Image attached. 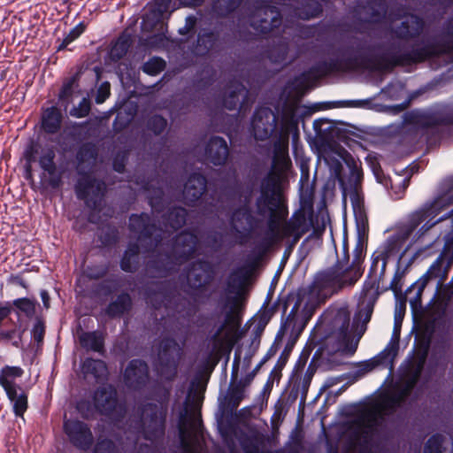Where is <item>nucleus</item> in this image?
<instances>
[{
    "mask_svg": "<svg viewBox=\"0 0 453 453\" xmlns=\"http://www.w3.org/2000/svg\"><path fill=\"white\" fill-rule=\"evenodd\" d=\"M445 196H439L432 201L426 202L421 207L408 215L406 221L401 224L395 233L388 239L383 250L372 254V264L365 280H378V289L380 288V281L385 276L389 257L400 250L422 223L424 224L416 233L418 239L444 219L443 217L438 219H435V218L444 207L449 204V203H445Z\"/></svg>",
    "mask_w": 453,
    "mask_h": 453,
    "instance_id": "nucleus-1",
    "label": "nucleus"
},
{
    "mask_svg": "<svg viewBox=\"0 0 453 453\" xmlns=\"http://www.w3.org/2000/svg\"><path fill=\"white\" fill-rule=\"evenodd\" d=\"M356 44L353 55L358 58V68H371L381 73H392L396 67L411 66L426 61L445 56L440 39L428 41L423 45L413 44L409 50L395 51V44L392 43L386 52L368 57L361 51H375L383 48L382 43L367 44L359 37H352Z\"/></svg>",
    "mask_w": 453,
    "mask_h": 453,
    "instance_id": "nucleus-2",
    "label": "nucleus"
},
{
    "mask_svg": "<svg viewBox=\"0 0 453 453\" xmlns=\"http://www.w3.org/2000/svg\"><path fill=\"white\" fill-rule=\"evenodd\" d=\"M252 192L251 187L244 188L238 180L221 187L223 201H241L227 215L230 229L240 243L247 242L262 222L251 207Z\"/></svg>",
    "mask_w": 453,
    "mask_h": 453,
    "instance_id": "nucleus-3",
    "label": "nucleus"
},
{
    "mask_svg": "<svg viewBox=\"0 0 453 453\" xmlns=\"http://www.w3.org/2000/svg\"><path fill=\"white\" fill-rule=\"evenodd\" d=\"M299 117L295 105L284 104L280 111V122H279V132L274 139L273 146L272 168L261 180L263 185L266 178L277 182V190H281V174L291 165L288 156L289 136H292L293 145L299 141Z\"/></svg>",
    "mask_w": 453,
    "mask_h": 453,
    "instance_id": "nucleus-4",
    "label": "nucleus"
},
{
    "mask_svg": "<svg viewBox=\"0 0 453 453\" xmlns=\"http://www.w3.org/2000/svg\"><path fill=\"white\" fill-rule=\"evenodd\" d=\"M128 228L137 236V242H129L120 259V268L126 273H134L139 267L141 247L144 252L154 251L163 240L162 231L151 216L146 212L133 213Z\"/></svg>",
    "mask_w": 453,
    "mask_h": 453,
    "instance_id": "nucleus-5",
    "label": "nucleus"
},
{
    "mask_svg": "<svg viewBox=\"0 0 453 453\" xmlns=\"http://www.w3.org/2000/svg\"><path fill=\"white\" fill-rule=\"evenodd\" d=\"M186 283L184 292L192 302L184 300L177 304V312L184 319L193 318L199 311V305L205 303L210 298L206 294L215 279L216 272L213 264L204 258L191 262L185 268Z\"/></svg>",
    "mask_w": 453,
    "mask_h": 453,
    "instance_id": "nucleus-6",
    "label": "nucleus"
},
{
    "mask_svg": "<svg viewBox=\"0 0 453 453\" xmlns=\"http://www.w3.org/2000/svg\"><path fill=\"white\" fill-rule=\"evenodd\" d=\"M281 198L282 193L281 190H277V182L266 178L263 185L259 186V196L255 202L257 215H269V230L278 240L280 235V221L287 214V211L283 210Z\"/></svg>",
    "mask_w": 453,
    "mask_h": 453,
    "instance_id": "nucleus-7",
    "label": "nucleus"
},
{
    "mask_svg": "<svg viewBox=\"0 0 453 453\" xmlns=\"http://www.w3.org/2000/svg\"><path fill=\"white\" fill-rule=\"evenodd\" d=\"M403 123L419 130L442 127L443 134H438V137L453 138V107L444 105L426 111L414 109L403 113Z\"/></svg>",
    "mask_w": 453,
    "mask_h": 453,
    "instance_id": "nucleus-8",
    "label": "nucleus"
},
{
    "mask_svg": "<svg viewBox=\"0 0 453 453\" xmlns=\"http://www.w3.org/2000/svg\"><path fill=\"white\" fill-rule=\"evenodd\" d=\"M207 178L201 173H193L188 178L182 192L185 204L196 206L198 203H203V212L205 215H218L223 213L226 208L223 204L221 193L206 194Z\"/></svg>",
    "mask_w": 453,
    "mask_h": 453,
    "instance_id": "nucleus-9",
    "label": "nucleus"
},
{
    "mask_svg": "<svg viewBox=\"0 0 453 453\" xmlns=\"http://www.w3.org/2000/svg\"><path fill=\"white\" fill-rule=\"evenodd\" d=\"M428 342L419 347L416 357L409 365L406 373L407 379L403 385L397 388L392 394L385 395L382 397L380 404L381 409L394 411L411 395L421 377L428 356Z\"/></svg>",
    "mask_w": 453,
    "mask_h": 453,
    "instance_id": "nucleus-10",
    "label": "nucleus"
},
{
    "mask_svg": "<svg viewBox=\"0 0 453 453\" xmlns=\"http://www.w3.org/2000/svg\"><path fill=\"white\" fill-rule=\"evenodd\" d=\"M357 283V277L350 274L340 263H334L332 266L316 273L311 284V288L318 294L333 296L345 288L353 287Z\"/></svg>",
    "mask_w": 453,
    "mask_h": 453,
    "instance_id": "nucleus-11",
    "label": "nucleus"
},
{
    "mask_svg": "<svg viewBox=\"0 0 453 453\" xmlns=\"http://www.w3.org/2000/svg\"><path fill=\"white\" fill-rule=\"evenodd\" d=\"M180 347L173 337H163L159 342L157 359L155 363L157 374L166 381H173L178 372Z\"/></svg>",
    "mask_w": 453,
    "mask_h": 453,
    "instance_id": "nucleus-12",
    "label": "nucleus"
},
{
    "mask_svg": "<svg viewBox=\"0 0 453 453\" xmlns=\"http://www.w3.org/2000/svg\"><path fill=\"white\" fill-rule=\"evenodd\" d=\"M168 411L155 403H147L142 410V433L145 440L162 441L165 435Z\"/></svg>",
    "mask_w": 453,
    "mask_h": 453,
    "instance_id": "nucleus-13",
    "label": "nucleus"
},
{
    "mask_svg": "<svg viewBox=\"0 0 453 453\" xmlns=\"http://www.w3.org/2000/svg\"><path fill=\"white\" fill-rule=\"evenodd\" d=\"M79 178L74 191L79 200L84 201L86 206L93 211H100L102 201L106 192V184L89 173L78 171Z\"/></svg>",
    "mask_w": 453,
    "mask_h": 453,
    "instance_id": "nucleus-14",
    "label": "nucleus"
},
{
    "mask_svg": "<svg viewBox=\"0 0 453 453\" xmlns=\"http://www.w3.org/2000/svg\"><path fill=\"white\" fill-rule=\"evenodd\" d=\"M334 53L340 55V58L320 61L309 69L313 79L317 80L336 72L358 69V58L357 55H353V47H339Z\"/></svg>",
    "mask_w": 453,
    "mask_h": 453,
    "instance_id": "nucleus-15",
    "label": "nucleus"
},
{
    "mask_svg": "<svg viewBox=\"0 0 453 453\" xmlns=\"http://www.w3.org/2000/svg\"><path fill=\"white\" fill-rule=\"evenodd\" d=\"M256 12L258 16H264L259 20L252 22L251 26L264 36L275 35L281 26L282 17L278 7L271 5L267 1H257Z\"/></svg>",
    "mask_w": 453,
    "mask_h": 453,
    "instance_id": "nucleus-16",
    "label": "nucleus"
},
{
    "mask_svg": "<svg viewBox=\"0 0 453 453\" xmlns=\"http://www.w3.org/2000/svg\"><path fill=\"white\" fill-rule=\"evenodd\" d=\"M278 111H273L269 107H258L255 110L251 120V127L256 140L265 141L274 134L276 139L277 133L279 132Z\"/></svg>",
    "mask_w": 453,
    "mask_h": 453,
    "instance_id": "nucleus-17",
    "label": "nucleus"
},
{
    "mask_svg": "<svg viewBox=\"0 0 453 453\" xmlns=\"http://www.w3.org/2000/svg\"><path fill=\"white\" fill-rule=\"evenodd\" d=\"M199 245L196 233L183 230L172 240V255L179 265H183L195 257Z\"/></svg>",
    "mask_w": 453,
    "mask_h": 453,
    "instance_id": "nucleus-18",
    "label": "nucleus"
},
{
    "mask_svg": "<svg viewBox=\"0 0 453 453\" xmlns=\"http://www.w3.org/2000/svg\"><path fill=\"white\" fill-rule=\"evenodd\" d=\"M380 292L378 290V280H365L357 303V310L354 320L367 324L373 313L374 306Z\"/></svg>",
    "mask_w": 453,
    "mask_h": 453,
    "instance_id": "nucleus-19",
    "label": "nucleus"
},
{
    "mask_svg": "<svg viewBox=\"0 0 453 453\" xmlns=\"http://www.w3.org/2000/svg\"><path fill=\"white\" fill-rule=\"evenodd\" d=\"M197 396V392L192 391L190 389L187 395V399L185 401L184 410L180 411L179 415V422H178V429H179V436L180 441V445L184 449L185 453H193L191 450V445L189 442V439L191 437L190 429H195L196 427V418L189 407H196V397Z\"/></svg>",
    "mask_w": 453,
    "mask_h": 453,
    "instance_id": "nucleus-20",
    "label": "nucleus"
},
{
    "mask_svg": "<svg viewBox=\"0 0 453 453\" xmlns=\"http://www.w3.org/2000/svg\"><path fill=\"white\" fill-rule=\"evenodd\" d=\"M64 432L73 446L80 450H88L94 443V436L88 424L78 419L64 421Z\"/></svg>",
    "mask_w": 453,
    "mask_h": 453,
    "instance_id": "nucleus-21",
    "label": "nucleus"
},
{
    "mask_svg": "<svg viewBox=\"0 0 453 453\" xmlns=\"http://www.w3.org/2000/svg\"><path fill=\"white\" fill-rule=\"evenodd\" d=\"M126 386L134 391L144 389L150 380V369L146 361L140 358L130 360L123 372Z\"/></svg>",
    "mask_w": 453,
    "mask_h": 453,
    "instance_id": "nucleus-22",
    "label": "nucleus"
},
{
    "mask_svg": "<svg viewBox=\"0 0 453 453\" xmlns=\"http://www.w3.org/2000/svg\"><path fill=\"white\" fill-rule=\"evenodd\" d=\"M96 411L104 416L111 417L117 413L119 406L117 391L111 384L98 387L93 394Z\"/></svg>",
    "mask_w": 453,
    "mask_h": 453,
    "instance_id": "nucleus-23",
    "label": "nucleus"
},
{
    "mask_svg": "<svg viewBox=\"0 0 453 453\" xmlns=\"http://www.w3.org/2000/svg\"><path fill=\"white\" fill-rule=\"evenodd\" d=\"M388 9L386 0H366L364 4H358L355 12L365 15V19H361V21L369 24H380L386 19Z\"/></svg>",
    "mask_w": 453,
    "mask_h": 453,
    "instance_id": "nucleus-24",
    "label": "nucleus"
},
{
    "mask_svg": "<svg viewBox=\"0 0 453 453\" xmlns=\"http://www.w3.org/2000/svg\"><path fill=\"white\" fill-rule=\"evenodd\" d=\"M219 38V30L201 28L193 45V53L198 57L207 56L218 45Z\"/></svg>",
    "mask_w": 453,
    "mask_h": 453,
    "instance_id": "nucleus-25",
    "label": "nucleus"
},
{
    "mask_svg": "<svg viewBox=\"0 0 453 453\" xmlns=\"http://www.w3.org/2000/svg\"><path fill=\"white\" fill-rule=\"evenodd\" d=\"M175 265H180L171 250L167 252L157 253L152 256L146 264L147 270L157 276L165 277L171 273Z\"/></svg>",
    "mask_w": 453,
    "mask_h": 453,
    "instance_id": "nucleus-26",
    "label": "nucleus"
},
{
    "mask_svg": "<svg viewBox=\"0 0 453 453\" xmlns=\"http://www.w3.org/2000/svg\"><path fill=\"white\" fill-rule=\"evenodd\" d=\"M229 155V149L226 140L220 136H212L205 147V156L214 165H225Z\"/></svg>",
    "mask_w": 453,
    "mask_h": 453,
    "instance_id": "nucleus-27",
    "label": "nucleus"
},
{
    "mask_svg": "<svg viewBox=\"0 0 453 453\" xmlns=\"http://www.w3.org/2000/svg\"><path fill=\"white\" fill-rule=\"evenodd\" d=\"M133 43V35L127 30L121 32L110 44L107 52L109 61L114 64L118 63L127 54Z\"/></svg>",
    "mask_w": 453,
    "mask_h": 453,
    "instance_id": "nucleus-28",
    "label": "nucleus"
},
{
    "mask_svg": "<svg viewBox=\"0 0 453 453\" xmlns=\"http://www.w3.org/2000/svg\"><path fill=\"white\" fill-rule=\"evenodd\" d=\"M224 307H229L225 314L224 323L219 326L213 338L219 337L226 326L231 328H238L242 323V317L240 315V302L237 296H227L226 303Z\"/></svg>",
    "mask_w": 453,
    "mask_h": 453,
    "instance_id": "nucleus-29",
    "label": "nucleus"
},
{
    "mask_svg": "<svg viewBox=\"0 0 453 453\" xmlns=\"http://www.w3.org/2000/svg\"><path fill=\"white\" fill-rule=\"evenodd\" d=\"M297 337H298V334L296 335V337L294 340L289 341L286 344V346L283 349L282 352L280 353V356L279 357L274 367L273 368V370L271 371V372L269 374V377H268V379L264 386V388H263L264 392L270 393L273 388L274 380L280 381V380L282 376L281 371L283 370V368L285 367V365H287V363L288 361V358L290 357V354L292 352V349L294 348V345L296 343V340Z\"/></svg>",
    "mask_w": 453,
    "mask_h": 453,
    "instance_id": "nucleus-30",
    "label": "nucleus"
},
{
    "mask_svg": "<svg viewBox=\"0 0 453 453\" xmlns=\"http://www.w3.org/2000/svg\"><path fill=\"white\" fill-rule=\"evenodd\" d=\"M231 90L223 98V106L228 111L242 107L248 97V90L240 81H232L229 84Z\"/></svg>",
    "mask_w": 453,
    "mask_h": 453,
    "instance_id": "nucleus-31",
    "label": "nucleus"
},
{
    "mask_svg": "<svg viewBox=\"0 0 453 453\" xmlns=\"http://www.w3.org/2000/svg\"><path fill=\"white\" fill-rule=\"evenodd\" d=\"M143 296L146 303L154 310H159L164 305L166 289L162 282H150L143 287Z\"/></svg>",
    "mask_w": 453,
    "mask_h": 453,
    "instance_id": "nucleus-32",
    "label": "nucleus"
},
{
    "mask_svg": "<svg viewBox=\"0 0 453 453\" xmlns=\"http://www.w3.org/2000/svg\"><path fill=\"white\" fill-rule=\"evenodd\" d=\"M132 307V297L129 293L124 291L119 294L115 300L109 303L105 308V313L111 319L120 318L131 311Z\"/></svg>",
    "mask_w": 453,
    "mask_h": 453,
    "instance_id": "nucleus-33",
    "label": "nucleus"
},
{
    "mask_svg": "<svg viewBox=\"0 0 453 453\" xmlns=\"http://www.w3.org/2000/svg\"><path fill=\"white\" fill-rule=\"evenodd\" d=\"M401 326L402 320L398 318L397 315H395L390 342L386 346V348L379 354V358L380 359L379 361L380 363L393 361L398 355L399 342L401 336Z\"/></svg>",
    "mask_w": 453,
    "mask_h": 453,
    "instance_id": "nucleus-34",
    "label": "nucleus"
},
{
    "mask_svg": "<svg viewBox=\"0 0 453 453\" xmlns=\"http://www.w3.org/2000/svg\"><path fill=\"white\" fill-rule=\"evenodd\" d=\"M365 257V246L362 237H358L354 250L353 259L350 265L344 268L351 277H357V281L364 273L363 263Z\"/></svg>",
    "mask_w": 453,
    "mask_h": 453,
    "instance_id": "nucleus-35",
    "label": "nucleus"
},
{
    "mask_svg": "<svg viewBox=\"0 0 453 453\" xmlns=\"http://www.w3.org/2000/svg\"><path fill=\"white\" fill-rule=\"evenodd\" d=\"M244 0H211V12L219 19H227L234 15Z\"/></svg>",
    "mask_w": 453,
    "mask_h": 453,
    "instance_id": "nucleus-36",
    "label": "nucleus"
},
{
    "mask_svg": "<svg viewBox=\"0 0 453 453\" xmlns=\"http://www.w3.org/2000/svg\"><path fill=\"white\" fill-rule=\"evenodd\" d=\"M78 338L82 349L100 354L104 353V337L102 333L98 331L81 332Z\"/></svg>",
    "mask_w": 453,
    "mask_h": 453,
    "instance_id": "nucleus-37",
    "label": "nucleus"
},
{
    "mask_svg": "<svg viewBox=\"0 0 453 453\" xmlns=\"http://www.w3.org/2000/svg\"><path fill=\"white\" fill-rule=\"evenodd\" d=\"M62 113L56 106L47 108L42 116V128L50 134H57L61 128Z\"/></svg>",
    "mask_w": 453,
    "mask_h": 453,
    "instance_id": "nucleus-38",
    "label": "nucleus"
},
{
    "mask_svg": "<svg viewBox=\"0 0 453 453\" xmlns=\"http://www.w3.org/2000/svg\"><path fill=\"white\" fill-rule=\"evenodd\" d=\"M322 12L323 6L318 0H300L298 6L294 9L295 16L303 20L318 18Z\"/></svg>",
    "mask_w": 453,
    "mask_h": 453,
    "instance_id": "nucleus-39",
    "label": "nucleus"
},
{
    "mask_svg": "<svg viewBox=\"0 0 453 453\" xmlns=\"http://www.w3.org/2000/svg\"><path fill=\"white\" fill-rule=\"evenodd\" d=\"M187 216L188 211L185 208L173 206L163 215V223L165 227L177 231L186 224Z\"/></svg>",
    "mask_w": 453,
    "mask_h": 453,
    "instance_id": "nucleus-40",
    "label": "nucleus"
},
{
    "mask_svg": "<svg viewBox=\"0 0 453 453\" xmlns=\"http://www.w3.org/2000/svg\"><path fill=\"white\" fill-rule=\"evenodd\" d=\"M81 371L84 375H91L96 380L105 379L108 373L106 363L92 357L85 358L81 364Z\"/></svg>",
    "mask_w": 453,
    "mask_h": 453,
    "instance_id": "nucleus-41",
    "label": "nucleus"
},
{
    "mask_svg": "<svg viewBox=\"0 0 453 453\" xmlns=\"http://www.w3.org/2000/svg\"><path fill=\"white\" fill-rule=\"evenodd\" d=\"M255 263L256 262H254L249 269L246 267H241L231 273L226 281V290L228 293H239L244 282L248 279L251 270L254 269Z\"/></svg>",
    "mask_w": 453,
    "mask_h": 453,
    "instance_id": "nucleus-42",
    "label": "nucleus"
},
{
    "mask_svg": "<svg viewBox=\"0 0 453 453\" xmlns=\"http://www.w3.org/2000/svg\"><path fill=\"white\" fill-rule=\"evenodd\" d=\"M164 16L148 10L142 18L141 30L142 33H151L155 30H167V25L163 20Z\"/></svg>",
    "mask_w": 453,
    "mask_h": 453,
    "instance_id": "nucleus-43",
    "label": "nucleus"
},
{
    "mask_svg": "<svg viewBox=\"0 0 453 453\" xmlns=\"http://www.w3.org/2000/svg\"><path fill=\"white\" fill-rule=\"evenodd\" d=\"M119 280L117 277H109L93 286V293L98 297H109L119 291Z\"/></svg>",
    "mask_w": 453,
    "mask_h": 453,
    "instance_id": "nucleus-44",
    "label": "nucleus"
},
{
    "mask_svg": "<svg viewBox=\"0 0 453 453\" xmlns=\"http://www.w3.org/2000/svg\"><path fill=\"white\" fill-rule=\"evenodd\" d=\"M351 200L357 223L358 237H362V235L365 234L366 232L368 231V219L364 208V204L360 203L357 193L354 195Z\"/></svg>",
    "mask_w": 453,
    "mask_h": 453,
    "instance_id": "nucleus-45",
    "label": "nucleus"
},
{
    "mask_svg": "<svg viewBox=\"0 0 453 453\" xmlns=\"http://www.w3.org/2000/svg\"><path fill=\"white\" fill-rule=\"evenodd\" d=\"M288 50V44L282 40H279L265 50L264 55L273 64H282L287 59Z\"/></svg>",
    "mask_w": 453,
    "mask_h": 453,
    "instance_id": "nucleus-46",
    "label": "nucleus"
},
{
    "mask_svg": "<svg viewBox=\"0 0 453 453\" xmlns=\"http://www.w3.org/2000/svg\"><path fill=\"white\" fill-rule=\"evenodd\" d=\"M443 262H444L443 256H442V254H441L434 261V263L430 265V267L427 270V272L422 276V278L420 279V283L418 285V292H417V297L418 298L421 297V295H422V292H423L424 288H426L427 282L431 279L437 278V277L441 276Z\"/></svg>",
    "mask_w": 453,
    "mask_h": 453,
    "instance_id": "nucleus-47",
    "label": "nucleus"
},
{
    "mask_svg": "<svg viewBox=\"0 0 453 453\" xmlns=\"http://www.w3.org/2000/svg\"><path fill=\"white\" fill-rule=\"evenodd\" d=\"M378 425V416L376 412H370L367 416V423L365 426V429L360 434L361 441L360 450L365 452L368 450L371 444V433L373 428Z\"/></svg>",
    "mask_w": 453,
    "mask_h": 453,
    "instance_id": "nucleus-48",
    "label": "nucleus"
},
{
    "mask_svg": "<svg viewBox=\"0 0 453 453\" xmlns=\"http://www.w3.org/2000/svg\"><path fill=\"white\" fill-rule=\"evenodd\" d=\"M167 119L160 114L149 116L144 122V128L155 136L161 135L167 127Z\"/></svg>",
    "mask_w": 453,
    "mask_h": 453,
    "instance_id": "nucleus-49",
    "label": "nucleus"
},
{
    "mask_svg": "<svg viewBox=\"0 0 453 453\" xmlns=\"http://www.w3.org/2000/svg\"><path fill=\"white\" fill-rule=\"evenodd\" d=\"M12 303V308L17 309L19 312L23 313L27 318L31 319L35 316L38 302L35 298L20 297L14 299Z\"/></svg>",
    "mask_w": 453,
    "mask_h": 453,
    "instance_id": "nucleus-50",
    "label": "nucleus"
},
{
    "mask_svg": "<svg viewBox=\"0 0 453 453\" xmlns=\"http://www.w3.org/2000/svg\"><path fill=\"white\" fill-rule=\"evenodd\" d=\"M40 177L42 184L52 189H58L63 185V173L57 165L43 171Z\"/></svg>",
    "mask_w": 453,
    "mask_h": 453,
    "instance_id": "nucleus-51",
    "label": "nucleus"
},
{
    "mask_svg": "<svg viewBox=\"0 0 453 453\" xmlns=\"http://www.w3.org/2000/svg\"><path fill=\"white\" fill-rule=\"evenodd\" d=\"M307 229H298L290 219L285 220L280 226V235L279 240L291 237V244H297Z\"/></svg>",
    "mask_w": 453,
    "mask_h": 453,
    "instance_id": "nucleus-52",
    "label": "nucleus"
},
{
    "mask_svg": "<svg viewBox=\"0 0 453 453\" xmlns=\"http://www.w3.org/2000/svg\"><path fill=\"white\" fill-rule=\"evenodd\" d=\"M24 374V370L20 366H12V365H4L0 370V386L3 388L4 383L2 381H5L9 386L18 387L15 380L22 377Z\"/></svg>",
    "mask_w": 453,
    "mask_h": 453,
    "instance_id": "nucleus-53",
    "label": "nucleus"
},
{
    "mask_svg": "<svg viewBox=\"0 0 453 453\" xmlns=\"http://www.w3.org/2000/svg\"><path fill=\"white\" fill-rule=\"evenodd\" d=\"M97 156V148L90 142L81 144L76 152V159L79 165L96 160Z\"/></svg>",
    "mask_w": 453,
    "mask_h": 453,
    "instance_id": "nucleus-54",
    "label": "nucleus"
},
{
    "mask_svg": "<svg viewBox=\"0 0 453 453\" xmlns=\"http://www.w3.org/2000/svg\"><path fill=\"white\" fill-rule=\"evenodd\" d=\"M149 191V204L151 209L156 212H162L165 207V192L162 188H148Z\"/></svg>",
    "mask_w": 453,
    "mask_h": 453,
    "instance_id": "nucleus-55",
    "label": "nucleus"
},
{
    "mask_svg": "<svg viewBox=\"0 0 453 453\" xmlns=\"http://www.w3.org/2000/svg\"><path fill=\"white\" fill-rule=\"evenodd\" d=\"M215 71L213 69L203 70L194 80L193 86L196 91L208 89L215 81Z\"/></svg>",
    "mask_w": 453,
    "mask_h": 453,
    "instance_id": "nucleus-56",
    "label": "nucleus"
},
{
    "mask_svg": "<svg viewBox=\"0 0 453 453\" xmlns=\"http://www.w3.org/2000/svg\"><path fill=\"white\" fill-rule=\"evenodd\" d=\"M170 396V388L160 383L153 386L151 389V398L157 402L156 403L157 406H160L163 409L165 408L168 411Z\"/></svg>",
    "mask_w": 453,
    "mask_h": 453,
    "instance_id": "nucleus-57",
    "label": "nucleus"
},
{
    "mask_svg": "<svg viewBox=\"0 0 453 453\" xmlns=\"http://www.w3.org/2000/svg\"><path fill=\"white\" fill-rule=\"evenodd\" d=\"M262 439L257 435H247L241 439L240 444L244 453H280V451H260Z\"/></svg>",
    "mask_w": 453,
    "mask_h": 453,
    "instance_id": "nucleus-58",
    "label": "nucleus"
},
{
    "mask_svg": "<svg viewBox=\"0 0 453 453\" xmlns=\"http://www.w3.org/2000/svg\"><path fill=\"white\" fill-rule=\"evenodd\" d=\"M79 81V74L75 73L74 75L68 78L64 81L61 89L58 94V101L62 104H68L71 101V98L73 95V88L74 86H78Z\"/></svg>",
    "mask_w": 453,
    "mask_h": 453,
    "instance_id": "nucleus-59",
    "label": "nucleus"
},
{
    "mask_svg": "<svg viewBox=\"0 0 453 453\" xmlns=\"http://www.w3.org/2000/svg\"><path fill=\"white\" fill-rule=\"evenodd\" d=\"M439 39L445 56H450L453 58V17L445 23L443 36Z\"/></svg>",
    "mask_w": 453,
    "mask_h": 453,
    "instance_id": "nucleus-60",
    "label": "nucleus"
},
{
    "mask_svg": "<svg viewBox=\"0 0 453 453\" xmlns=\"http://www.w3.org/2000/svg\"><path fill=\"white\" fill-rule=\"evenodd\" d=\"M165 68V61L159 57H153L145 62L142 67L144 73L150 76L159 74Z\"/></svg>",
    "mask_w": 453,
    "mask_h": 453,
    "instance_id": "nucleus-61",
    "label": "nucleus"
},
{
    "mask_svg": "<svg viewBox=\"0 0 453 453\" xmlns=\"http://www.w3.org/2000/svg\"><path fill=\"white\" fill-rule=\"evenodd\" d=\"M444 436L436 433L431 435L424 445L423 453H442Z\"/></svg>",
    "mask_w": 453,
    "mask_h": 453,
    "instance_id": "nucleus-62",
    "label": "nucleus"
},
{
    "mask_svg": "<svg viewBox=\"0 0 453 453\" xmlns=\"http://www.w3.org/2000/svg\"><path fill=\"white\" fill-rule=\"evenodd\" d=\"M110 271V264L101 263L88 265L86 273L89 280H100L104 278Z\"/></svg>",
    "mask_w": 453,
    "mask_h": 453,
    "instance_id": "nucleus-63",
    "label": "nucleus"
},
{
    "mask_svg": "<svg viewBox=\"0 0 453 453\" xmlns=\"http://www.w3.org/2000/svg\"><path fill=\"white\" fill-rule=\"evenodd\" d=\"M45 332L46 325L44 319L42 317H36L31 330V334L37 347H41L43 344Z\"/></svg>",
    "mask_w": 453,
    "mask_h": 453,
    "instance_id": "nucleus-64",
    "label": "nucleus"
}]
</instances>
